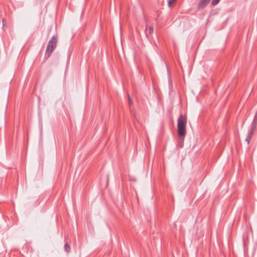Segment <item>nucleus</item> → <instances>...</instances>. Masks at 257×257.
<instances>
[{
  "label": "nucleus",
  "mask_w": 257,
  "mask_h": 257,
  "mask_svg": "<svg viewBox=\"0 0 257 257\" xmlns=\"http://www.w3.org/2000/svg\"><path fill=\"white\" fill-rule=\"evenodd\" d=\"M220 0H212L211 2V5L212 6L216 5Z\"/></svg>",
  "instance_id": "9d476101"
},
{
  "label": "nucleus",
  "mask_w": 257,
  "mask_h": 257,
  "mask_svg": "<svg viewBox=\"0 0 257 257\" xmlns=\"http://www.w3.org/2000/svg\"><path fill=\"white\" fill-rule=\"evenodd\" d=\"M257 124V120L255 119H253L252 121L251 122V124L256 125Z\"/></svg>",
  "instance_id": "f8f14e48"
},
{
  "label": "nucleus",
  "mask_w": 257,
  "mask_h": 257,
  "mask_svg": "<svg viewBox=\"0 0 257 257\" xmlns=\"http://www.w3.org/2000/svg\"><path fill=\"white\" fill-rule=\"evenodd\" d=\"M186 135L178 136V144L180 148H182L184 146V141Z\"/></svg>",
  "instance_id": "20e7f679"
},
{
  "label": "nucleus",
  "mask_w": 257,
  "mask_h": 257,
  "mask_svg": "<svg viewBox=\"0 0 257 257\" xmlns=\"http://www.w3.org/2000/svg\"><path fill=\"white\" fill-rule=\"evenodd\" d=\"M64 249L67 252H69L70 251V247L67 242L65 243L64 245Z\"/></svg>",
  "instance_id": "423d86ee"
},
{
  "label": "nucleus",
  "mask_w": 257,
  "mask_h": 257,
  "mask_svg": "<svg viewBox=\"0 0 257 257\" xmlns=\"http://www.w3.org/2000/svg\"><path fill=\"white\" fill-rule=\"evenodd\" d=\"M253 119H255L257 120V113L255 114Z\"/></svg>",
  "instance_id": "4468645a"
},
{
  "label": "nucleus",
  "mask_w": 257,
  "mask_h": 257,
  "mask_svg": "<svg viewBox=\"0 0 257 257\" xmlns=\"http://www.w3.org/2000/svg\"><path fill=\"white\" fill-rule=\"evenodd\" d=\"M128 101L130 105L133 103V100L130 97V96H128Z\"/></svg>",
  "instance_id": "9b49d317"
},
{
  "label": "nucleus",
  "mask_w": 257,
  "mask_h": 257,
  "mask_svg": "<svg viewBox=\"0 0 257 257\" xmlns=\"http://www.w3.org/2000/svg\"><path fill=\"white\" fill-rule=\"evenodd\" d=\"M210 0H200L197 6L198 11L203 10L209 4Z\"/></svg>",
  "instance_id": "7ed1b4c3"
},
{
  "label": "nucleus",
  "mask_w": 257,
  "mask_h": 257,
  "mask_svg": "<svg viewBox=\"0 0 257 257\" xmlns=\"http://www.w3.org/2000/svg\"><path fill=\"white\" fill-rule=\"evenodd\" d=\"M177 121V132L178 136L186 135V126L187 123L186 116L181 114L178 118Z\"/></svg>",
  "instance_id": "f03ea898"
},
{
  "label": "nucleus",
  "mask_w": 257,
  "mask_h": 257,
  "mask_svg": "<svg viewBox=\"0 0 257 257\" xmlns=\"http://www.w3.org/2000/svg\"><path fill=\"white\" fill-rule=\"evenodd\" d=\"M2 22H3V26H4V25H5V23H6V20H5V19H3L2 20Z\"/></svg>",
  "instance_id": "ddd939ff"
},
{
  "label": "nucleus",
  "mask_w": 257,
  "mask_h": 257,
  "mask_svg": "<svg viewBox=\"0 0 257 257\" xmlns=\"http://www.w3.org/2000/svg\"><path fill=\"white\" fill-rule=\"evenodd\" d=\"M253 133H252L251 132H249V131L248 133V134L245 138V141L247 142V145H249V144L250 142Z\"/></svg>",
  "instance_id": "39448f33"
},
{
  "label": "nucleus",
  "mask_w": 257,
  "mask_h": 257,
  "mask_svg": "<svg viewBox=\"0 0 257 257\" xmlns=\"http://www.w3.org/2000/svg\"><path fill=\"white\" fill-rule=\"evenodd\" d=\"M176 0H169L168 1V6L169 7H171L173 4L176 2Z\"/></svg>",
  "instance_id": "6e6552de"
},
{
  "label": "nucleus",
  "mask_w": 257,
  "mask_h": 257,
  "mask_svg": "<svg viewBox=\"0 0 257 257\" xmlns=\"http://www.w3.org/2000/svg\"><path fill=\"white\" fill-rule=\"evenodd\" d=\"M256 125H255V124H251V128H250L249 132H251L253 133L254 131L255 130Z\"/></svg>",
  "instance_id": "1a4fd4ad"
},
{
  "label": "nucleus",
  "mask_w": 257,
  "mask_h": 257,
  "mask_svg": "<svg viewBox=\"0 0 257 257\" xmlns=\"http://www.w3.org/2000/svg\"><path fill=\"white\" fill-rule=\"evenodd\" d=\"M57 43L58 37L54 35L48 42L45 53L44 59L47 60L51 56L52 52L57 47Z\"/></svg>",
  "instance_id": "f257e3e1"
},
{
  "label": "nucleus",
  "mask_w": 257,
  "mask_h": 257,
  "mask_svg": "<svg viewBox=\"0 0 257 257\" xmlns=\"http://www.w3.org/2000/svg\"><path fill=\"white\" fill-rule=\"evenodd\" d=\"M153 31H154L153 26H149V28L148 30V32L149 33V34L150 35H151L153 33Z\"/></svg>",
  "instance_id": "0eeeda50"
}]
</instances>
